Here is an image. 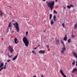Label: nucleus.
I'll list each match as a JSON object with an SVG mask.
<instances>
[{
    "instance_id": "8fccbe9b",
    "label": "nucleus",
    "mask_w": 77,
    "mask_h": 77,
    "mask_svg": "<svg viewBox=\"0 0 77 77\" xmlns=\"http://www.w3.org/2000/svg\"><path fill=\"white\" fill-rule=\"evenodd\" d=\"M43 2H45V0H43Z\"/></svg>"
},
{
    "instance_id": "20e7f679",
    "label": "nucleus",
    "mask_w": 77,
    "mask_h": 77,
    "mask_svg": "<svg viewBox=\"0 0 77 77\" xmlns=\"http://www.w3.org/2000/svg\"><path fill=\"white\" fill-rule=\"evenodd\" d=\"M14 41L15 44H18L19 42L18 41V39L17 38H15L14 39Z\"/></svg>"
},
{
    "instance_id": "ddd939ff",
    "label": "nucleus",
    "mask_w": 77,
    "mask_h": 77,
    "mask_svg": "<svg viewBox=\"0 0 77 77\" xmlns=\"http://www.w3.org/2000/svg\"><path fill=\"white\" fill-rule=\"evenodd\" d=\"M54 24V22H53V19H51V25H53V24Z\"/></svg>"
},
{
    "instance_id": "3c124183",
    "label": "nucleus",
    "mask_w": 77,
    "mask_h": 77,
    "mask_svg": "<svg viewBox=\"0 0 77 77\" xmlns=\"http://www.w3.org/2000/svg\"><path fill=\"white\" fill-rule=\"evenodd\" d=\"M5 67H6V65L5 64Z\"/></svg>"
},
{
    "instance_id": "473e14b6",
    "label": "nucleus",
    "mask_w": 77,
    "mask_h": 77,
    "mask_svg": "<svg viewBox=\"0 0 77 77\" xmlns=\"http://www.w3.org/2000/svg\"><path fill=\"white\" fill-rule=\"evenodd\" d=\"M45 32H46V29H45V30H43V32H44V33H45Z\"/></svg>"
},
{
    "instance_id": "c756f323",
    "label": "nucleus",
    "mask_w": 77,
    "mask_h": 77,
    "mask_svg": "<svg viewBox=\"0 0 77 77\" xmlns=\"http://www.w3.org/2000/svg\"><path fill=\"white\" fill-rule=\"evenodd\" d=\"M75 38V36H74V35H72L71 38Z\"/></svg>"
},
{
    "instance_id": "a18cd8bd",
    "label": "nucleus",
    "mask_w": 77,
    "mask_h": 77,
    "mask_svg": "<svg viewBox=\"0 0 77 77\" xmlns=\"http://www.w3.org/2000/svg\"><path fill=\"white\" fill-rule=\"evenodd\" d=\"M33 77H36V75H34L33 76Z\"/></svg>"
},
{
    "instance_id": "393cba45",
    "label": "nucleus",
    "mask_w": 77,
    "mask_h": 77,
    "mask_svg": "<svg viewBox=\"0 0 77 77\" xmlns=\"http://www.w3.org/2000/svg\"><path fill=\"white\" fill-rule=\"evenodd\" d=\"M64 51H65L63 50L61 51V53H62L63 54H64Z\"/></svg>"
},
{
    "instance_id": "4c0bfd02",
    "label": "nucleus",
    "mask_w": 77,
    "mask_h": 77,
    "mask_svg": "<svg viewBox=\"0 0 77 77\" xmlns=\"http://www.w3.org/2000/svg\"><path fill=\"white\" fill-rule=\"evenodd\" d=\"M2 70H3V67L2 68L0 69V72L2 71Z\"/></svg>"
},
{
    "instance_id": "c9c22d12",
    "label": "nucleus",
    "mask_w": 77,
    "mask_h": 77,
    "mask_svg": "<svg viewBox=\"0 0 77 77\" xmlns=\"http://www.w3.org/2000/svg\"><path fill=\"white\" fill-rule=\"evenodd\" d=\"M6 67L4 66L3 67V69H6Z\"/></svg>"
},
{
    "instance_id": "7ed1b4c3",
    "label": "nucleus",
    "mask_w": 77,
    "mask_h": 77,
    "mask_svg": "<svg viewBox=\"0 0 77 77\" xmlns=\"http://www.w3.org/2000/svg\"><path fill=\"white\" fill-rule=\"evenodd\" d=\"M13 24L15 28H16V30L17 32H19L20 29L19 28V25H18V23L17 22H16L15 23H13Z\"/></svg>"
},
{
    "instance_id": "49530a36",
    "label": "nucleus",
    "mask_w": 77,
    "mask_h": 77,
    "mask_svg": "<svg viewBox=\"0 0 77 77\" xmlns=\"http://www.w3.org/2000/svg\"><path fill=\"white\" fill-rule=\"evenodd\" d=\"M9 8H11V9H12V6H10Z\"/></svg>"
},
{
    "instance_id": "6e6552de",
    "label": "nucleus",
    "mask_w": 77,
    "mask_h": 77,
    "mask_svg": "<svg viewBox=\"0 0 77 77\" xmlns=\"http://www.w3.org/2000/svg\"><path fill=\"white\" fill-rule=\"evenodd\" d=\"M63 40H64V41H66V40H67V36L66 35H65V37L63 38Z\"/></svg>"
},
{
    "instance_id": "a211bd4d",
    "label": "nucleus",
    "mask_w": 77,
    "mask_h": 77,
    "mask_svg": "<svg viewBox=\"0 0 77 77\" xmlns=\"http://www.w3.org/2000/svg\"><path fill=\"white\" fill-rule=\"evenodd\" d=\"M60 72L62 75H63L64 74L63 73V71H62V70H60Z\"/></svg>"
},
{
    "instance_id": "6ab92c4d",
    "label": "nucleus",
    "mask_w": 77,
    "mask_h": 77,
    "mask_svg": "<svg viewBox=\"0 0 77 77\" xmlns=\"http://www.w3.org/2000/svg\"><path fill=\"white\" fill-rule=\"evenodd\" d=\"M62 50H63V51H65V50H66V48H65V47H63L62 48Z\"/></svg>"
},
{
    "instance_id": "603ef678",
    "label": "nucleus",
    "mask_w": 77,
    "mask_h": 77,
    "mask_svg": "<svg viewBox=\"0 0 77 77\" xmlns=\"http://www.w3.org/2000/svg\"><path fill=\"white\" fill-rule=\"evenodd\" d=\"M75 66H77V64H76Z\"/></svg>"
},
{
    "instance_id": "b1692460",
    "label": "nucleus",
    "mask_w": 77,
    "mask_h": 77,
    "mask_svg": "<svg viewBox=\"0 0 77 77\" xmlns=\"http://www.w3.org/2000/svg\"><path fill=\"white\" fill-rule=\"evenodd\" d=\"M54 14H57V12L56 10H54Z\"/></svg>"
},
{
    "instance_id": "ea45409f",
    "label": "nucleus",
    "mask_w": 77,
    "mask_h": 77,
    "mask_svg": "<svg viewBox=\"0 0 77 77\" xmlns=\"http://www.w3.org/2000/svg\"><path fill=\"white\" fill-rule=\"evenodd\" d=\"M14 32H15V31H12L11 32V33H14Z\"/></svg>"
},
{
    "instance_id": "58836bf2",
    "label": "nucleus",
    "mask_w": 77,
    "mask_h": 77,
    "mask_svg": "<svg viewBox=\"0 0 77 77\" xmlns=\"http://www.w3.org/2000/svg\"><path fill=\"white\" fill-rule=\"evenodd\" d=\"M10 61H11V60H8L7 61V62H10Z\"/></svg>"
},
{
    "instance_id": "4d7b16f0",
    "label": "nucleus",
    "mask_w": 77,
    "mask_h": 77,
    "mask_svg": "<svg viewBox=\"0 0 77 77\" xmlns=\"http://www.w3.org/2000/svg\"><path fill=\"white\" fill-rule=\"evenodd\" d=\"M64 8L65 9H66V7H64Z\"/></svg>"
},
{
    "instance_id": "dca6fc26",
    "label": "nucleus",
    "mask_w": 77,
    "mask_h": 77,
    "mask_svg": "<svg viewBox=\"0 0 77 77\" xmlns=\"http://www.w3.org/2000/svg\"><path fill=\"white\" fill-rule=\"evenodd\" d=\"M56 42L57 44H59V40H57L56 41Z\"/></svg>"
},
{
    "instance_id": "2f4dec72",
    "label": "nucleus",
    "mask_w": 77,
    "mask_h": 77,
    "mask_svg": "<svg viewBox=\"0 0 77 77\" xmlns=\"http://www.w3.org/2000/svg\"><path fill=\"white\" fill-rule=\"evenodd\" d=\"M28 34V31H27L26 32V36H27Z\"/></svg>"
},
{
    "instance_id": "4be33fe9",
    "label": "nucleus",
    "mask_w": 77,
    "mask_h": 77,
    "mask_svg": "<svg viewBox=\"0 0 77 77\" xmlns=\"http://www.w3.org/2000/svg\"><path fill=\"white\" fill-rule=\"evenodd\" d=\"M69 6L70 7V8H71V7H74V5H73L72 4L70 5H69Z\"/></svg>"
},
{
    "instance_id": "09e8293b",
    "label": "nucleus",
    "mask_w": 77,
    "mask_h": 77,
    "mask_svg": "<svg viewBox=\"0 0 77 77\" xmlns=\"http://www.w3.org/2000/svg\"><path fill=\"white\" fill-rule=\"evenodd\" d=\"M57 2V0H55V2Z\"/></svg>"
},
{
    "instance_id": "4468645a",
    "label": "nucleus",
    "mask_w": 77,
    "mask_h": 77,
    "mask_svg": "<svg viewBox=\"0 0 77 77\" xmlns=\"http://www.w3.org/2000/svg\"><path fill=\"white\" fill-rule=\"evenodd\" d=\"M52 18V14H50L49 15V20L50 21L51 20V19Z\"/></svg>"
},
{
    "instance_id": "864d4df0",
    "label": "nucleus",
    "mask_w": 77,
    "mask_h": 77,
    "mask_svg": "<svg viewBox=\"0 0 77 77\" xmlns=\"http://www.w3.org/2000/svg\"><path fill=\"white\" fill-rule=\"evenodd\" d=\"M7 6L8 7H10V6H8V5H7Z\"/></svg>"
},
{
    "instance_id": "412c9836",
    "label": "nucleus",
    "mask_w": 77,
    "mask_h": 77,
    "mask_svg": "<svg viewBox=\"0 0 77 77\" xmlns=\"http://www.w3.org/2000/svg\"><path fill=\"white\" fill-rule=\"evenodd\" d=\"M61 42V43L63 45H64V43L63 42V41H62V40H60Z\"/></svg>"
},
{
    "instance_id": "a19ab883",
    "label": "nucleus",
    "mask_w": 77,
    "mask_h": 77,
    "mask_svg": "<svg viewBox=\"0 0 77 77\" xmlns=\"http://www.w3.org/2000/svg\"><path fill=\"white\" fill-rule=\"evenodd\" d=\"M41 77H44V75H42L41 76Z\"/></svg>"
},
{
    "instance_id": "37998d69",
    "label": "nucleus",
    "mask_w": 77,
    "mask_h": 77,
    "mask_svg": "<svg viewBox=\"0 0 77 77\" xmlns=\"http://www.w3.org/2000/svg\"><path fill=\"white\" fill-rule=\"evenodd\" d=\"M37 47L36 48H34V50H36V49L37 48Z\"/></svg>"
},
{
    "instance_id": "f03ea898",
    "label": "nucleus",
    "mask_w": 77,
    "mask_h": 77,
    "mask_svg": "<svg viewBox=\"0 0 77 77\" xmlns=\"http://www.w3.org/2000/svg\"><path fill=\"white\" fill-rule=\"evenodd\" d=\"M23 41L25 44L26 47H28L29 44V42L28 41V39L26 37H24Z\"/></svg>"
},
{
    "instance_id": "72a5a7b5",
    "label": "nucleus",
    "mask_w": 77,
    "mask_h": 77,
    "mask_svg": "<svg viewBox=\"0 0 77 77\" xmlns=\"http://www.w3.org/2000/svg\"><path fill=\"white\" fill-rule=\"evenodd\" d=\"M46 47L48 48H49V46L48 45H46Z\"/></svg>"
},
{
    "instance_id": "cd10ccee",
    "label": "nucleus",
    "mask_w": 77,
    "mask_h": 77,
    "mask_svg": "<svg viewBox=\"0 0 77 77\" xmlns=\"http://www.w3.org/2000/svg\"><path fill=\"white\" fill-rule=\"evenodd\" d=\"M75 60H74L73 62L72 63V65H75Z\"/></svg>"
},
{
    "instance_id": "f3484780",
    "label": "nucleus",
    "mask_w": 77,
    "mask_h": 77,
    "mask_svg": "<svg viewBox=\"0 0 77 77\" xmlns=\"http://www.w3.org/2000/svg\"><path fill=\"white\" fill-rule=\"evenodd\" d=\"M77 28V23H75L74 25V29H75Z\"/></svg>"
},
{
    "instance_id": "423d86ee",
    "label": "nucleus",
    "mask_w": 77,
    "mask_h": 77,
    "mask_svg": "<svg viewBox=\"0 0 77 77\" xmlns=\"http://www.w3.org/2000/svg\"><path fill=\"white\" fill-rule=\"evenodd\" d=\"M76 71H77V69L76 68H75L73 69L72 72V73H74L75 72H76Z\"/></svg>"
},
{
    "instance_id": "6e6d98bb",
    "label": "nucleus",
    "mask_w": 77,
    "mask_h": 77,
    "mask_svg": "<svg viewBox=\"0 0 77 77\" xmlns=\"http://www.w3.org/2000/svg\"><path fill=\"white\" fill-rule=\"evenodd\" d=\"M76 64H77V61H76Z\"/></svg>"
},
{
    "instance_id": "1a4fd4ad",
    "label": "nucleus",
    "mask_w": 77,
    "mask_h": 77,
    "mask_svg": "<svg viewBox=\"0 0 77 77\" xmlns=\"http://www.w3.org/2000/svg\"><path fill=\"white\" fill-rule=\"evenodd\" d=\"M73 54L75 57L77 58V55L76 53H75V52H73Z\"/></svg>"
},
{
    "instance_id": "2eb2a0df",
    "label": "nucleus",
    "mask_w": 77,
    "mask_h": 77,
    "mask_svg": "<svg viewBox=\"0 0 77 77\" xmlns=\"http://www.w3.org/2000/svg\"><path fill=\"white\" fill-rule=\"evenodd\" d=\"M12 26V24H11V22H10L9 23V24L8 27H11Z\"/></svg>"
},
{
    "instance_id": "0eeeda50",
    "label": "nucleus",
    "mask_w": 77,
    "mask_h": 77,
    "mask_svg": "<svg viewBox=\"0 0 77 77\" xmlns=\"http://www.w3.org/2000/svg\"><path fill=\"white\" fill-rule=\"evenodd\" d=\"M18 54H17V55H16L14 58H13V60H15L17 59V57H18Z\"/></svg>"
},
{
    "instance_id": "f257e3e1",
    "label": "nucleus",
    "mask_w": 77,
    "mask_h": 77,
    "mask_svg": "<svg viewBox=\"0 0 77 77\" xmlns=\"http://www.w3.org/2000/svg\"><path fill=\"white\" fill-rule=\"evenodd\" d=\"M46 3L47 4V6L51 9V11H52L53 9L54 8V1L51 2L50 3L47 1Z\"/></svg>"
},
{
    "instance_id": "79ce46f5",
    "label": "nucleus",
    "mask_w": 77,
    "mask_h": 77,
    "mask_svg": "<svg viewBox=\"0 0 77 77\" xmlns=\"http://www.w3.org/2000/svg\"><path fill=\"white\" fill-rule=\"evenodd\" d=\"M13 22H15V21H14V20H13V21H12V23H13Z\"/></svg>"
},
{
    "instance_id": "5fc2aeb1",
    "label": "nucleus",
    "mask_w": 77,
    "mask_h": 77,
    "mask_svg": "<svg viewBox=\"0 0 77 77\" xmlns=\"http://www.w3.org/2000/svg\"><path fill=\"white\" fill-rule=\"evenodd\" d=\"M39 45H38V47H39Z\"/></svg>"
},
{
    "instance_id": "e433bc0d",
    "label": "nucleus",
    "mask_w": 77,
    "mask_h": 77,
    "mask_svg": "<svg viewBox=\"0 0 77 77\" xmlns=\"http://www.w3.org/2000/svg\"><path fill=\"white\" fill-rule=\"evenodd\" d=\"M53 18L54 19V18H56V15H54L53 17Z\"/></svg>"
},
{
    "instance_id": "a878e982",
    "label": "nucleus",
    "mask_w": 77,
    "mask_h": 77,
    "mask_svg": "<svg viewBox=\"0 0 77 77\" xmlns=\"http://www.w3.org/2000/svg\"><path fill=\"white\" fill-rule=\"evenodd\" d=\"M67 7L68 9H70L71 8V7H70V5H67Z\"/></svg>"
},
{
    "instance_id": "39448f33",
    "label": "nucleus",
    "mask_w": 77,
    "mask_h": 77,
    "mask_svg": "<svg viewBox=\"0 0 77 77\" xmlns=\"http://www.w3.org/2000/svg\"><path fill=\"white\" fill-rule=\"evenodd\" d=\"M38 53L40 54L41 53V54H44V53H45V51L44 50H41L40 51H38Z\"/></svg>"
},
{
    "instance_id": "aec40b11",
    "label": "nucleus",
    "mask_w": 77,
    "mask_h": 77,
    "mask_svg": "<svg viewBox=\"0 0 77 77\" xmlns=\"http://www.w3.org/2000/svg\"><path fill=\"white\" fill-rule=\"evenodd\" d=\"M68 43H70L71 42V39H70V38L68 40Z\"/></svg>"
},
{
    "instance_id": "f8f14e48",
    "label": "nucleus",
    "mask_w": 77,
    "mask_h": 77,
    "mask_svg": "<svg viewBox=\"0 0 77 77\" xmlns=\"http://www.w3.org/2000/svg\"><path fill=\"white\" fill-rule=\"evenodd\" d=\"M10 50L11 53H12L14 51V49H13V48H11Z\"/></svg>"
},
{
    "instance_id": "f704fd0d",
    "label": "nucleus",
    "mask_w": 77,
    "mask_h": 77,
    "mask_svg": "<svg viewBox=\"0 0 77 77\" xmlns=\"http://www.w3.org/2000/svg\"><path fill=\"white\" fill-rule=\"evenodd\" d=\"M8 56L9 57H12V56H10V55H9V54H8Z\"/></svg>"
},
{
    "instance_id": "c85d7f7f",
    "label": "nucleus",
    "mask_w": 77,
    "mask_h": 77,
    "mask_svg": "<svg viewBox=\"0 0 77 77\" xmlns=\"http://www.w3.org/2000/svg\"><path fill=\"white\" fill-rule=\"evenodd\" d=\"M62 26H63V28H65V25H64V23H63L62 24Z\"/></svg>"
},
{
    "instance_id": "de8ad7c7",
    "label": "nucleus",
    "mask_w": 77,
    "mask_h": 77,
    "mask_svg": "<svg viewBox=\"0 0 77 77\" xmlns=\"http://www.w3.org/2000/svg\"><path fill=\"white\" fill-rule=\"evenodd\" d=\"M5 65H7V62H6L5 63Z\"/></svg>"
},
{
    "instance_id": "c03bdc74",
    "label": "nucleus",
    "mask_w": 77,
    "mask_h": 77,
    "mask_svg": "<svg viewBox=\"0 0 77 77\" xmlns=\"http://www.w3.org/2000/svg\"><path fill=\"white\" fill-rule=\"evenodd\" d=\"M63 45V47H65V45H64H64Z\"/></svg>"
},
{
    "instance_id": "13d9d810",
    "label": "nucleus",
    "mask_w": 77,
    "mask_h": 77,
    "mask_svg": "<svg viewBox=\"0 0 77 77\" xmlns=\"http://www.w3.org/2000/svg\"><path fill=\"white\" fill-rule=\"evenodd\" d=\"M18 77H21L20 76H18Z\"/></svg>"
},
{
    "instance_id": "bb28decb",
    "label": "nucleus",
    "mask_w": 77,
    "mask_h": 77,
    "mask_svg": "<svg viewBox=\"0 0 77 77\" xmlns=\"http://www.w3.org/2000/svg\"><path fill=\"white\" fill-rule=\"evenodd\" d=\"M11 46H9V47H8V50H10L11 48Z\"/></svg>"
},
{
    "instance_id": "9d476101",
    "label": "nucleus",
    "mask_w": 77,
    "mask_h": 77,
    "mask_svg": "<svg viewBox=\"0 0 77 77\" xmlns=\"http://www.w3.org/2000/svg\"><path fill=\"white\" fill-rule=\"evenodd\" d=\"M3 66H4V65H3V63H2L0 65V68H3Z\"/></svg>"
},
{
    "instance_id": "5701e85b",
    "label": "nucleus",
    "mask_w": 77,
    "mask_h": 77,
    "mask_svg": "<svg viewBox=\"0 0 77 77\" xmlns=\"http://www.w3.org/2000/svg\"><path fill=\"white\" fill-rule=\"evenodd\" d=\"M32 53H34V54H36V52H35V51H32Z\"/></svg>"
},
{
    "instance_id": "9b49d317",
    "label": "nucleus",
    "mask_w": 77,
    "mask_h": 77,
    "mask_svg": "<svg viewBox=\"0 0 77 77\" xmlns=\"http://www.w3.org/2000/svg\"><path fill=\"white\" fill-rule=\"evenodd\" d=\"M0 15L1 16V17H2V16H3V15L4 14V13L2 12V11L1 10H0Z\"/></svg>"
},
{
    "instance_id": "7c9ffc66",
    "label": "nucleus",
    "mask_w": 77,
    "mask_h": 77,
    "mask_svg": "<svg viewBox=\"0 0 77 77\" xmlns=\"http://www.w3.org/2000/svg\"><path fill=\"white\" fill-rule=\"evenodd\" d=\"M54 21L55 22L57 21V20H56V18L54 19Z\"/></svg>"
}]
</instances>
